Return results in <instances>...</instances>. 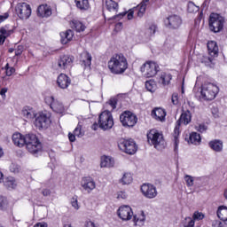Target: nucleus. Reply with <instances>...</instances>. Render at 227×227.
<instances>
[{"label":"nucleus","mask_w":227,"mask_h":227,"mask_svg":"<svg viewBox=\"0 0 227 227\" xmlns=\"http://www.w3.org/2000/svg\"><path fill=\"white\" fill-rule=\"evenodd\" d=\"M129 68V62L123 54H114L108 61V70L114 75L125 74V70Z\"/></svg>","instance_id":"nucleus-1"},{"label":"nucleus","mask_w":227,"mask_h":227,"mask_svg":"<svg viewBox=\"0 0 227 227\" xmlns=\"http://www.w3.org/2000/svg\"><path fill=\"white\" fill-rule=\"evenodd\" d=\"M192 118V115L191 114V111L186 110L183 111L179 120L176 121V125L173 133L175 152H178V145L180 144V140L178 139V136H180V125H182V123H184V125H189V123H191Z\"/></svg>","instance_id":"nucleus-2"},{"label":"nucleus","mask_w":227,"mask_h":227,"mask_svg":"<svg viewBox=\"0 0 227 227\" xmlns=\"http://www.w3.org/2000/svg\"><path fill=\"white\" fill-rule=\"evenodd\" d=\"M25 145L30 153L35 154L42 151V143L38 140L36 135L33 133L25 135Z\"/></svg>","instance_id":"nucleus-3"},{"label":"nucleus","mask_w":227,"mask_h":227,"mask_svg":"<svg viewBox=\"0 0 227 227\" xmlns=\"http://www.w3.org/2000/svg\"><path fill=\"white\" fill-rule=\"evenodd\" d=\"M219 93V87L211 82H206L202 85L200 95L204 100H214Z\"/></svg>","instance_id":"nucleus-4"},{"label":"nucleus","mask_w":227,"mask_h":227,"mask_svg":"<svg viewBox=\"0 0 227 227\" xmlns=\"http://www.w3.org/2000/svg\"><path fill=\"white\" fill-rule=\"evenodd\" d=\"M140 72L143 73L144 77H155L158 72H160V67L154 61H146L140 67Z\"/></svg>","instance_id":"nucleus-5"},{"label":"nucleus","mask_w":227,"mask_h":227,"mask_svg":"<svg viewBox=\"0 0 227 227\" xmlns=\"http://www.w3.org/2000/svg\"><path fill=\"white\" fill-rule=\"evenodd\" d=\"M99 129L102 130H109L113 129L114 125V120L113 119V114L109 111L102 112L98 117Z\"/></svg>","instance_id":"nucleus-6"},{"label":"nucleus","mask_w":227,"mask_h":227,"mask_svg":"<svg viewBox=\"0 0 227 227\" xmlns=\"http://www.w3.org/2000/svg\"><path fill=\"white\" fill-rule=\"evenodd\" d=\"M34 125L38 130H45L51 126V115L45 113H38L35 115Z\"/></svg>","instance_id":"nucleus-7"},{"label":"nucleus","mask_w":227,"mask_h":227,"mask_svg":"<svg viewBox=\"0 0 227 227\" xmlns=\"http://www.w3.org/2000/svg\"><path fill=\"white\" fill-rule=\"evenodd\" d=\"M224 27V18L217 13H212L209 17V28L214 33H219L223 31Z\"/></svg>","instance_id":"nucleus-8"},{"label":"nucleus","mask_w":227,"mask_h":227,"mask_svg":"<svg viewBox=\"0 0 227 227\" xmlns=\"http://www.w3.org/2000/svg\"><path fill=\"white\" fill-rule=\"evenodd\" d=\"M118 147L128 155H134L137 152V145L133 139H121L118 143Z\"/></svg>","instance_id":"nucleus-9"},{"label":"nucleus","mask_w":227,"mask_h":227,"mask_svg":"<svg viewBox=\"0 0 227 227\" xmlns=\"http://www.w3.org/2000/svg\"><path fill=\"white\" fill-rule=\"evenodd\" d=\"M147 141L153 145L154 148H159V146H164V137L162 134L159 133L157 129H151L147 133Z\"/></svg>","instance_id":"nucleus-10"},{"label":"nucleus","mask_w":227,"mask_h":227,"mask_svg":"<svg viewBox=\"0 0 227 227\" xmlns=\"http://www.w3.org/2000/svg\"><path fill=\"white\" fill-rule=\"evenodd\" d=\"M120 121L124 127L132 128L137 123V116L130 111H125L120 115Z\"/></svg>","instance_id":"nucleus-11"},{"label":"nucleus","mask_w":227,"mask_h":227,"mask_svg":"<svg viewBox=\"0 0 227 227\" xmlns=\"http://www.w3.org/2000/svg\"><path fill=\"white\" fill-rule=\"evenodd\" d=\"M15 12L21 20H27L31 17V6L26 3L18 4Z\"/></svg>","instance_id":"nucleus-12"},{"label":"nucleus","mask_w":227,"mask_h":227,"mask_svg":"<svg viewBox=\"0 0 227 227\" xmlns=\"http://www.w3.org/2000/svg\"><path fill=\"white\" fill-rule=\"evenodd\" d=\"M44 100L54 113H57L58 114H63V113H65V106H63L61 102L54 99V97L47 96Z\"/></svg>","instance_id":"nucleus-13"},{"label":"nucleus","mask_w":227,"mask_h":227,"mask_svg":"<svg viewBox=\"0 0 227 227\" xmlns=\"http://www.w3.org/2000/svg\"><path fill=\"white\" fill-rule=\"evenodd\" d=\"M164 24L168 29H178L182 26V18L176 14L169 15L164 20Z\"/></svg>","instance_id":"nucleus-14"},{"label":"nucleus","mask_w":227,"mask_h":227,"mask_svg":"<svg viewBox=\"0 0 227 227\" xmlns=\"http://www.w3.org/2000/svg\"><path fill=\"white\" fill-rule=\"evenodd\" d=\"M141 192L148 200H153L157 197V188L152 184H144L141 186Z\"/></svg>","instance_id":"nucleus-15"},{"label":"nucleus","mask_w":227,"mask_h":227,"mask_svg":"<svg viewBox=\"0 0 227 227\" xmlns=\"http://www.w3.org/2000/svg\"><path fill=\"white\" fill-rule=\"evenodd\" d=\"M81 185L82 189L88 192V194L91 193V191H94V189L97 187V183H95V179L91 176H85L82 178Z\"/></svg>","instance_id":"nucleus-16"},{"label":"nucleus","mask_w":227,"mask_h":227,"mask_svg":"<svg viewBox=\"0 0 227 227\" xmlns=\"http://www.w3.org/2000/svg\"><path fill=\"white\" fill-rule=\"evenodd\" d=\"M117 214L122 221H130L132 215H134V212H132V208L129 206H122L119 207Z\"/></svg>","instance_id":"nucleus-17"},{"label":"nucleus","mask_w":227,"mask_h":227,"mask_svg":"<svg viewBox=\"0 0 227 227\" xmlns=\"http://www.w3.org/2000/svg\"><path fill=\"white\" fill-rule=\"evenodd\" d=\"M72 63H74V56L64 55L59 59L58 67L60 70H67V68L72 67Z\"/></svg>","instance_id":"nucleus-18"},{"label":"nucleus","mask_w":227,"mask_h":227,"mask_svg":"<svg viewBox=\"0 0 227 227\" xmlns=\"http://www.w3.org/2000/svg\"><path fill=\"white\" fill-rule=\"evenodd\" d=\"M72 80L65 74H60L57 78V84L61 90H67L70 86Z\"/></svg>","instance_id":"nucleus-19"},{"label":"nucleus","mask_w":227,"mask_h":227,"mask_svg":"<svg viewBox=\"0 0 227 227\" xmlns=\"http://www.w3.org/2000/svg\"><path fill=\"white\" fill-rule=\"evenodd\" d=\"M151 116L156 120V121H166V110L156 107L152 110Z\"/></svg>","instance_id":"nucleus-20"},{"label":"nucleus","mask_w":227,"mask_h":227,"mask_svg":"<svg viewBox=\"0 0 227 227\" xmlns=\"http://www.w3.org/2000/svg\"><path fill=\"white\" fill-rule=\"evenodd\" d=\"M91 54L88 51H82L80 55V61L83 68H90L91 67Z\"/></svg>","instance_id":"nucleus-21"},{"label":"nucleus","mask_w":227,"mask_h":227,"mask_svg":"<svg viewBox=\"0 0 227 227\" xmlns=\"http://www.w3.org/2000/svg\"><path fill=\"white\" fill-rule=\"evenodd\" d=\"M12 143H14L15 146L22 148L26 145V136L20 133H14L12 135Z\"/></svg>","instance_id":"nucleus-22"},{"label":"nucleus","mask_w":227,"mask_h":227,"mask_svg":"<svg viewBox=\"0 0 227 227\" xmlns=\"http://www.w3.org/2000/svg\"><path fill=\"white\" fill-rule=\"evenodd\" d=\"M37 15L39 17H51L52 15V10L48 5H39L37 8Z\"/></svg>","instance_id":"nucleus-23"},{"label":"nucleus","mask_w":227,"mask_h":227,"mask_svg":"<svg viewBox=\"0 0 227 227\" xmlns=\"http://www.w3.org/2000/svg\"><path fill=\"white\" fill-rule=\"evenodd\" d=\"M207 51L208 54L212 56V58H217L219 54V47L217 46V43L215 41H210L207 43Z\"/></svg>","instance_id":"nucleus-24"},{"label":"nucleus","mask_w":227,"mask_h":227,"mask_svg":"<svg viewBox=\"0 0 227 227\" xmlns=\"http://www.w3.org/2000/svg\"><path fill=\"white\" fill-rule=\"evenodd\" d=\"M21 114L26 120H33V118H36L37 114L32 107L25 106L21 111Z\"/></svg>","instance_id":"nucleus-25"},{"label":"nucleus","mask_w":227,"mask_h":227,"mask_svg":"<svg viewBox=\"0 0 227 227\" xmlns=\"http://www.w3.org/2000/svg\"><path fill=\"white\" fill-rule=\"evenodd\" d=\"M60 42L63 43V45H67L68 42H72V38H74V30L68 29L66 32L60 33Z\"/></svg>","instance_id":"nucleus-26"},{"label":"nucleus","mask_w":227,"mask_h":227,"mask_svg":"<svg viewBox=\"0 0 227 227\" xmlns=\"http://www.w3.org/2000/svg\"><path fill=\"white\" fill-rule=\"evenodd\" d=\"M209 148L213 150V152L221 153L223 152V141L219 139L211 140L208 143Z\"/></svg>","instance_id":"nucleus-27"},{"label":"nucleus","mask_w":227,"mask_h":227,"mask_svg":"<svg viewBox=\"0 0 227 227\" xmlns=\"http://www.w3.org/2000/svg\"><path fill=\"white\" fill-rule=\"evenodd\" d=\"M106 8L111 13H118V3L114 0H106Z\"/></svg>","instance_id":"nucleus-28"},{"label":"nucleus","mask_w":227,"mask_h":227,"mask_svg":"<svg viewBox=\"0 0 227 227\" xmlns=\"http://www.w3.org/2000/svg\"><path fill=\"white\" fill-rule=\"evenodd\" d=\"M217 217L223 223H227V207L220 206L217 210Z\"/></svg>","instance_id":"nucleus-29"},{"label":"nucleus","mask_w":227,"mask_h":227,"mask_svg":"<svg viewBox=\"0 0 227 227\" xmlns=\"http://www.w3.org/2000/svg\"><path fill=\"white\" fill-rule=\"evenodd\" d=\"M70 27H72V29H75L77 33H81L84 31V29H86V26H84L82 22L75 20L70 22Z\"/></svg>","instance_id":"nucleus-30"},{"label":"nucleus","mask_w":227,"mask_h":227,"mask_svg":"<svg viewBox=\"0 0 227 227\" xmlns=\"http://www.w3.org/2000/svg\"><path fill=\"white\" fill-rule=\"evenodd\" d=\"M133 221L135 223V226H143V224H145V221H146L145 212L142 211L140 215H133Z\"/></svg>","instance_id":"nucleus-31"},{"label":"nucleus","mask_w":227,"mask_h":227,"mask_svg":"<svg viewBox=\"0 0 227 227\" xmlns=\"http://www.w3.org/2000/svg\"><path fill=\"white\" fill-rule=\"evenodd\" d=\"M188 143L191 145H200V143H201V136L197 132H192L190 134Z\"/></svg>","instance_id":"nucleus-32"},{"label":"nucleus","mask_w":227,"mask_h":227,"mask_svg":"<svg viewBox=\"0 0 227 227\" xmlns=\"http://www.w3.org/2000/svg\"><path fill=\"white\" fill-rule=\"evenodd\" d=\"M171 79H173V75H171V74L161 73L159 82H161L163 86H168L169 82H171Z\"/></svg>","instance_id":"nucleus-33"},{"label":"nucleus","mask_w":227,"mask_h":227,"mask_svg":"<svg viewBox=\"0 0 227 227\" xmlns=\"http://www.w3.org/2000/svg\"><path fill=\"white\" fill-rule=\"evenodd\" d=\"M100 166H101V168H114V160H113V158L105 156L101 159Z\"/></svg>","instance_id":"nucleus-34"},{"label":"nucleus","mask_w":227,"mask_h":227,"mask_svg":"<svg viewBox=\"0 0 227 227\" xmlns=\"http://www.w3.org/2000/svg\"><path fill=\"white\" fill-rule=\"evenodd\" d=\"M74 3L78 10L86 11L90 8V2L88 0H74Z\"/></svg>","instance_id":"nucleus-35"},{"label":"nucleus","mask_w":227,"mask_h":227,"mask_svg":"<svg viewBox=\"0 0 227 227\" xmlns=\"http://www.w3.org/2000/svg\"><path fill=\"white\" fill-rule=\"evenodd\" d=\"M4 184L7 189H15L17 187V181H15V178L9 176L5 178Z\"/></svg>","instance_id":"nucleus-36"},{"label":"nucleus","mask_w":227,"mask_h":227,"mask_svg":"<svg viewBox=\"0 0 227 227\" xmlns=\"http://www.w3.org/2000/svg\"><path fill=\"white\" fill-rule=\"evenodd\" d=\"M145 89L147 90V91L153 93L155 92V90H157V83L154 82V80L146 81Z\"/></svg>","instance_id":"nucleus-37"},{"label":"nucleus","mask_w":227,"mask_h":227,"mask_svg":"<svg viewBox=\"0 0 227 227\" xmlns=\"http://www.w3.org/2000/svg\"><path fill=\"white\" fill-rule=\"evenodd\" d=\"M120 182L122 185L132 184V175L130 173H125Z\"/></svg>","instance_id":"nucleus-38"},{"label":"nucleus","mask_w":227,"mask_h":227,"mask_svg":"<svg viewBox=\"0 0 227 227\" xmlns=\"http://www.w3.org/2000/svg\"><path fill=\"white\" fill-rule=\"evenodd\" d=\"M0 33L2 36H5V38H8V36L13 35V30L8 29V27H0Z\"/></svg>","instance_id":"nucleus-39"},{"label":"nucleus","mask_w":227,"mask_h":227,"mask_svg":"<svg viewBox=\"0 0 227 227\" xmlns=\"http://www.w3.org/2000/svg\"><path fill=\"white\" fill-rule=\"evenodd\" d=\"M8 205H10L8 199H6V197L0 196V210H6V208H8Z\"/></svg>","instance_id":"nucleus-40"},{"label":"nucleus","mask_w":227,"mask_h":227,"mask_svg":"<svg viewBox=\"0 0 227 227\" xmlns=\"http://www.w3.org/2000/svg\"><path fill=\"white\" fill-rule=\"evenodd\" d=\"M74 134L76 137H82V136H84V130H82V126L81 124H78L74 129Z\"/></svg>","instance_id":"nucleus-41"},{"label":"nucleus","mask_w":227,"mask_h":227,"mask_svg":"<svg viewBox=\"0 0 227 227\" xmlns=\"http://www.w3.org/2000/svg\"><path fill=\"white\" fill-rule=\"evenodd\" d=\"M198 10H200V7L196 6L193 2L188 3L187 11L189 12V13H194V12H198Z\"/></svg>","instance_id":"nucleus-42"},{"label":"nucleus","mask_w":227,"mask_h":227,"mask_svg":"<svg viewBox=\"0 0 227 227\" xmlns=\"http://www.w3.org/2000/svg\"><path fill=\"white\" fill-rule=\"evenodd\" d=\"M4 68L7 77H11V75H13V74H15V68L10 67V64H6Z\"/></svg>","instance_id":"nucleus-43"},{"label":"nucleus","mask_w":227,"mask_h":227,"mask_svg":"<svg viewBox=\"0 0 227 227\" xmlns=\"http://www.w3.org/2000/svg\"><path fill=\"white\" fill-rule=\"evenodd\" d=\"M184 180L188 187H192V185H194V177H192V176L186 175Z\"/></svg>","instance_id":"nucleus-44"},{"label":"nucleus","mask_w":227,"mask_h":227,"mask_svg":"<svg viewBox=\"0 0 227 227\" xmlns=\"http://www.w3.org/2000/svg\"><path fill=\"white\" fill-rule=\"evenodd\" d=\"M71 205L74 207V210H79V208L81 207L79 206V201L77 200V196H74L71 199Z\"/></svg>","instance_id":"nucleus-45"},{"label":"nucleus","mask_w":227,"mask_h":227,"mask_svg":"<svg viewBox=\"0 0 227 227\" xmlns=\"http://www.w3.org/2000/svg\"><path fill=\"white\" fill-rule=\"evenodd\" d=\"M148 1L150 0H143L138 11V15L139 13H141L143 15V13H145V12H146V3H148Z\"/></svg>","instance_id":"nucleus-46"},{"label":"nucleus","mask_w":227,"mask_h":227,"mask_svg":"<svg viewBox=\"0 0 227 227\" xmlns=\"http://www.w3.org/2000/svg\"><path fill=\"white\" fill-rule=\"evenodd\" d=\"M205 218V215H203V213H200V212H195L194 214H193V215H192V220L193 221H196V220H198V221H201V219H204Z\"/></svg>","instance_id":"nucleus-47"},{"label":"nucleus","mask_w":227,"mask_h":227,"mask_svg":"<svg viewBox=\"0 0 227 227\" xmlns=\"http://www.w3.org/2000/svg\"><path fill=\"white\" fill-rule=\"evenodd\" d=\"M10 171L12 173H19L20 171V167L15 163H12L11 166H10Z\"/></svg>","instance_id":"nucleus-48"},{"label":"nucleus","mask_w":227,"mask_h":227,"mask_svg":"<svg viewBox=\"0 0 227 227\" xmlns=\"http://www.w3.org/2000/svg\"><path fill=\"white\" fill-rule=\"evenodd\" d=\"M109 106H111L112 109H116V106L118 104V99L116 98H111L108 101Z\"/></svg>","instance_id":"nucleus-49"},{"label":"nucleus","mask_w":227,"mask_h":227,"mask_svg":"<svg viewBox=\"0 0 227 227\" xmlns=\"http://www.w3.org/2000/svg\"><path fill=\"white\" fill-rule=\"evenodd\" d=\"M127 15V12H121L117 15L113 16L112 18H109V20H120L121 19H123Z\"/></svg>","instance_id":"nucleus-50"},{"label":"nucleus","mask_w":227,"mask_h":227,"mask_svg":"<svg viewBox=\"0 0 227 227\" xmlns=\"http://www.w3.org/2000/svg\"><path fill=\"white\" fill-rule=\"evenodd\" d=\"M197 130L198 132H200L201 134H203V132H207V130H208V127L205 124H200L197 127Z\"/></svg>","instance_id":"nucleus-51"},{"label":"nucleus","mask_w":227,"mask_h":227,"mask_svg":"<svg viewBox=\"0 0 227 227\" xmlns=\"http://www.w3.org/2000/svg\"><path fill=\"white\" fill-rule=\"evenodd\" d=\"M171 100H172V104L174 106H177V104H178V93H176V92L173 93Z\"/></svg>","instance_id":"nucleus-52"},{"label":"nucleus","mask_w":227,"mask_h":227,"mask_svg":"<svg viewBox=\"0 0 227 227\" xmlns=\"http://www.w3.org/2000/svg\"><path fill=\"white\" fill-rule=\"evenodd\" d=\"M24 52V46L19 45L17 50L15 51V56H20Z\"/></svg>","instance_id":"nucleus-53"},{"label":"nucleus","mask_w":227,"mask_h":227,"mask_svg":"<svg viewBox=\"0 0 227 227\" xmlns=\"http://www.w3.org/2000/svg\"><path fill=\"white\" fill-rule=\"evenodd\" d=\"M118 200H126L127 193L125 192H120L117 195Z\"/></svg>","instance_id":"nucleus-54"},{"label":"nucleus","mask_w":227,"mask_h":227,"mask_svg":"<svg viewBox=\"0 0 227 227\" xmlns=\"http://www.w3.org/2000/svg\"><path fill=\"white\" fill-rule=\"evenodd\" d=\"M8 17H10V14L8 12H5L4 14L0 15V24L1 22H4V20H6Z\"/></svg>","instance_id":"nucleus-55"},{"label":"nucleus","mask_w":227,"mask_h":227,"mask_svg":"<svg viewBox=\"0 0 227 227\" xmlns=\"http://www.w3.org/2000/svg\"><path fill=\"white\" fill-rule=\"evenodd\" d=\"M150 35H155V31H157V26L151 25L149 27Z\"/></svg>","instance_id":"nucleus-56"},{"label":"nucleus","mask_w":227,"mask_h":227,"mask_svg":"<svg viewBox=\"0 0 227 227\" xmlns=\"http://www.w3.org/2000/svg\"><path fill=\"white\" fill-rule=\"evenodd\" d=\"M213 227H225L224 224H223V223L219 222V221H215L213 222L212 224Z\"/></svg>","instance_id":"nucleus-57"},{"label":"nucleus","mask_w":227,"mask_h":227,"mask_svg":"<svg viewBox=\"0 0 227 227\" xmlns=\"http://www.w3.org/2000/svg\"><path fill=\"white\" fill-rule=\"evenodd\" d=\"M115 31H121L123 29V23L119 22L115 25Z\"/></svg>","instance_id":"nucleus-58"},{"label":"nucleus","mask_w":227,"mask_h":227,"mask_svg":"<svg viewBox=\"0 0 227 227\" xmlns=\"http://www.w3.org/2000/svg\"><path fill=\"white\" fill-rule=\"evenodd\" d=\"M75 134L74 133H69L68 134V139H69V141L71 142V143H74V141H75Z\"/></svg>","instance_id":"nucleus-59"},{"label":"nucleus","mask_w":227,"mask_h":227,"mask_svg":"<svg viewBox=\"0 0 227 227\" xmlns=\"http://www.w3.org/2000/svg\"><path fill=\"white\" fill-rule=\"evenodd\" d=\"M42 194H43V196H51V190H49V189H44V190H43Z\"/></svg>","instance_id":"nucleus-60"},{"label":"nucleus","mask_w":227,"mask_h":227,"mask_svg":"<svg viewBox=\"0 0 227 227\" xmlns=\"http://www.w3.org/2000/svg\"><path fill=\"white\" fill-rule=\"evenodd\" d=\"M34 227H48L47 223H38Z\"/></svg>","instance_id":"nucleus-61"},{"label":"nucleus","mask_w":227,"mask_h":227,"mask_svg":"<svg viewBox=\"0 0 227 227\" xmlns=\"http://www.w3.org/2000/svg\"><path fill=\"white\" fill-rule=\"evenodd\" d=\"M128 17V20H132V19H134V12H129L127 15Z\"/></svg>","instance_id":"nucleus-62"},{"label":"nucleus","mask_w":227,"mask_h":227,"mask_svg":"<svg viewBox=\"0 0 227 227\" xmlns=\"http://www.w3.org/2000/svg\"><path fill=\"white\" fill-rule=\"evenodd\" d=\"M6 91H8V89H6V88L1 89V90H0V95H1L2 97H4V95H6Z\"/></svg>","instance_id":"nucleus-63"},{"label":"nucleus","mask_w":227,"mask_h":227,"mask_svg":"<svg viewBox=\"0 0 227 227\" xmlns=\"http://www.w3.org/2000/svg\"><path fill=\"white\" fill-rule=\"evenodd\" d=\"M6 40V36H4L3 35H0V45H3Z\"/></svg>","instance_id":"nucleus-64"}]
</instances>
